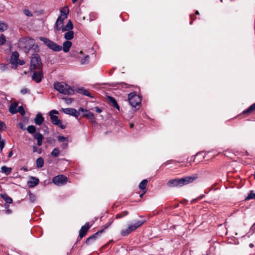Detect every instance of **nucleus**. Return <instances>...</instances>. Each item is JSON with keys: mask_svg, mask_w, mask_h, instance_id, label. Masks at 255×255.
Returning a JSON list of instances; mask_svg holds the SVG:
<instances>
[{"mask_svg": "<svg viewBox=\"0 0 255 255\" xmlns=\"http://www.w3.org/2000/svg\"><path fill=\"white\" fill-rule=\"evenodd\" d=\"M197 178L196 175L193 176H187L180 179H174L170 180L167 182L169 187H181L192 182Z\"/></svg>", "mask_w": 255, "mask_h": 255, "instance_id": "nucleus-1", "label": "nucleus"}, {"mask_svg": "<svg viewBox=\"0 0 255 255\" xmlns=\"http://www.w3.org/2000/svg\"><path fill=\"white\" fill-rule=\"evenodd\" d=\"M34 44V39L30 37L21 38L18 42L19 48L25 53L28 52Z\"/></svg>", "mask_w": 255, "mask_h": 255, "instance_id": "nucleus-2", "label": "nucleus"}, {"mask_svg": "<svg viewBox=\"0 0 255 255\" xmlns=\"http://www.w3.org/2000/svg\"><path fill=\"white\" fill-rule=\"evenodd\" d=\"M54 87L60 93L65 95H71L74 93V90L69 85L63 82H55Z\"/></svg>", "mask_w": 255, "mask_h": 255, "instance_id": "nucleus-3", "label": "nucleus"}, {"mask_svg": "<svg viewBox=\"0 0 255 255\" xmlns=\"http://www.w3.org/2000/svg\"><path fill=\"white\" fill-rule=\"evenodd\" d=\"M42 68V64L39 55L36 53L32 54L30 65V69L31 71L35 69L41 70Z\"/></svg>", "mask_w": 255, "mask_h": 255, "instance_id": "nucleus-4", "label": "nucleus"}, {"mask_svg": "<svg viewBox=\"0 0 255 255\" xmlns=\"http://www.w3.org/2000/svg\"><path fill=\"white\" fill-rule=\"evenodd\" d=\"M40 40L42 41L49 49L56 52L60 51L62 47L53 42V41L44 37H40Z\"/></svg>", "mask_w": 255, "mask_h": 255, "instance_id": "nucleus-5", "label": "nucleus"}, {"mask_svg": "<svg viewBox=\"0 0 255 255\" xmlns=\"http://www.w3.org/2000/svg\"><path fill=\"white\" fill-rule=\"evenodd\" d=\"M58 112L55 110H51L49 113L50 118L53 124L59 126L61 129H65L66 126L62 124L61 120L58 119L57 116L53 114H58Z\"/></svg>", "mask_w": 255, "mask_h": 255, "instance_id": "nucleus-6", "label": "nucleus"}, {"mask_svg": "<svg viewBox=\"0 0 255 255\" xmlns=\"http://www.w3.org/2000/svg\"><path fill=\"white\" fill-rule=\"evenodd\" d=\"M128 100L130 105L136 108L141 103V98L135 92H131L128 94Z\"/></svg>", "mask_w": 255, "mask_h": 255, "instance_id": "nucleus-7", "label": "nucleus"}, {"mask_svg": "<svg viewBox=\"0 0 255 255\" xmlns=\"http://www.w3.org/2000/svg\"><path fill=\"white\" fill-rule=\"evenodd\" d=\"M53 182L57 186H61L65 184L67 182L66 176L63 175H59L54 177L52 179Z\"/></svg>", "mask_w": 255, "mask_h": 255, "instance_id": "nucleus-8", "label": "nucleus"}, {"mask_svg": "<svg viewBox=\"0 0 255 255\" xmlns=\"http://www.w3.org/2000/svg\"><path fill=\"white\" fill-rule=\"evenodd\" d=\"M62 111L64 113L73 116L76 118H78L80 115L79 111H77L76 109L72 108L62 109Z\"/></svg>", "mask_w": 255, "mask_h": 255, "instance_id": "nucleus-9", "label": "nucleus"}, {"mask_svg": "<svg viewBox=\"0 0 255 255\" xmlns=\"http://www.w3.org/2000/svg\"><path fill=\"white\" fill-rule=\"evenodd\" d=\"M90 228V226L89 223H86L84 226H82L81 229L79 231V235L78 238L81 240L84 237H85Z\"/></svg>", "mask_w": 255, "mask_h": 255, "instance_id": "nucleus-10", "label": "nucleus"}, {"mask_svg": "<svg viewBox=\"0 0 255 255\" xmlns=\"http://www.w3.org/2000/svg\"><path fill=\"white\" fill-rule=\"evenodd\" d=\"M79 112L83 113V117H86L88 119L91 120L92 121L94 122L95 117H94V114L92 113L89 112L88 110H87L85 109H84L83 108H80L79 109Z\"/></svg>", "mask_w": 255, "mask_h": 255, "instance_id": "nucleus-11", "label": "nucleus"}, {"mask_svg": "<svg viewBox=\"0 0 255 255\" xmlns=\"http://www.w3.org/2000/svg\"><path fill=\"white\" fill-rule=\"evenodd\" d=\"M38 70V72H34L32 76V80L38 83L41 82L43 78V73L42 69Z\"/></svg>", "mask_w": 255, "mask_h": 255, "instance_id": "nucleus-12", "label": "nucleus"}, {"mask_svg": "<svg viewBox=\"0 0 255 255\" xmlns=\"http://www.w3.org/2000/svg\"><path fill=\"white\" fill-rule=\"evenodd\" d=\"M65 19L62 17V16H59L56 20L54 26L55 31H59L63 27V21Z\"/></svg>", "mask_w": 255, "mask_h": 255, "instance_id": "nucleus-13", "label": "nucleus"}, {"mask_svg": "<svg viewBox=\"0 0 255 255\" xmlns=\"http://www.w3.org/2000/svg\"><path fill=\"white\" fill-rule=\"evenodd\" d=\"M110 225H111V223L107 224L106 225V226L104 229H103L100 231H99L98 232H97V233L94 234L93 235H92V236H91V237H89L88 239H87V240L86 241V243L87 244H89L92 240H95L97 238V236L98 235H99V234L102 233L104 232V230L107 229V228H108Z\"/></svg>", "mask_w": 255, "mask_h": 255, "instance_id": "nucleus-14", "label": "nucleus"}, {"mask_svg": "<svg viewBox=\"0 0 255 255\" xmlns=\"http://www.w3.org/2000/svg\"><path fill=\"white\" fill-rule=\"evenodd\" d=\"M144 222V220L137 221L134 224L129 225L128 228L132 232L143 225Z\"/></svg>", "mask_w": 255, "mask_h": 255, "instance_id": "nucleus-15", "label": "nucleus"}, {"mask_svg": "<svg viewBox=\"0 0 255 255\" xmlns=\"http://www.w3.org/2000/svg\"><path fill=\"white\" fill-rule=\"evenodd\" d=\"M39 182V179L35 177H30L29 180L27 182L28 186L33 188L38 184Z\"/></svg>", "mask_w": 255, "mask_h": 255, "instance_id": "nucleus-16", "label": "nucleus"}, {"mask_svg": "<svg viewBox=\"0 0 255 255\" xmlns=\"http://www.w3.org/2000/svg\"><path fill=\"white\" fill-rule=\"evenodd\" d=\"M33 137L35 139L37 140V144L38 146H41L42 143V140L44 138L43 135L39 132H37L33 135Z\"/></svg>", "mask_w": 255, "mask_h": 255, "instance_id": "nucleus-17", "label": "nucleus"}, {"mask_svg": "<svg viewBox=\"0 0 255 255\" xmlns=\"http://www.w3.org/2000/svg\"><path fill=\"white\" fill-rule=\"evenodd\" d=\"M19 53L17 51H14L12 53L10 59V63L12 65L15 64L19 59Z\"/></svg>", "mask_w": 255, "mask_h": 255, "instance_id": "nucleus-18", "label": "nucleus"}, {"mask_svg": "<svg viewBox=\"0 0 255 255\" xmlns=\"http://www.w3.org/2000/svg\"><path fill=\"white\" fill-rule=\"evenodd\" d=\"M44 120V118L42 117L40 113H38L36 115L34 119V123L36 125H41Z\"/></svg>", "mask_w": 255, "mask_h": 255, "instance_id": "nucleus-19", "label": "nucleus"}, {"mask_svg": "<svg viewBox=\"0 0 255 255\" xmlns=\"http://www.w3.org/2000/svg\"><path fill=\"white\" fill-rule=\"evenodd\" d=\"M72 46V42L70 41H66L63 44V50L64 52H68Z\"/></svg>", "mask_w": 255, "mask_h": 255, "instance_id": "nucleus-20", "label": "nucleus"}, {"mask_svg": "<svg viewBox=\"0 0 255 255\" xmlns=\"http://www.w3.org/2000/svg\"><path fill=\"white\" fill-rule=\"evenodd\" d=\"M17 105L15 103H11L9 108V111L12 114H15L17 113Z\"/></svg>", "mask_w": 255, "mask_h": 255, "instance_id": "nucleus-21", "label": "nucleus"}, {"mask_svg": "<svg viewBox=\"0 0 255 255\" xmlns=\"http://www.w3.org/2000/svg\"><path fill=\"white\" fill-rule=\"evenodd\" d=\"M69 13V9L67 6H65L62 8L60 10L61 15L60 16H62V17L65 19L67 17V15Z\"/></svg>", "mask_w": 255, "mask_h": 255, "instance_id": "nucleus-22", "label": "nucleus"}, {"mask_svg": "<svg viewBox=\"0 0 255 255\" xmlns=\"http://www.w3.org/2000/svg\"><path fill=\"white\" fill-rule=\"evenodd\" d=\"M73 28V24L70 20L68 21L67 23L64 26H63L62 28V31H66L68 30H71Z\"/></svg>", "mask_w": 255, "mask_h": 255, "instance_id": "nucleus-23", "label": "nucleus"}, {"mask_svg": "<svg viewBox=\"0 0 255 255\" xmlns=\"http://www.w3.org/2000/svg\"><path fill=\"white\" fill-rule=\"evenodd\" d=\"M1 197L6 203L11 204L12 203V199L6 193L0 194Z\"/></svg>", "mask_w": 255, "mask_h": 255, "instance_id": "nucleus-24", "label": "nucleus"}, {"mask_svg": "<svg viewBox=\"0 0 255 255\" xmlns=\"http://www.w3.org/2000/svg\"><path fill=\"white\" fill-rule=\"evenodd\" d=\"M148 181L147 179H144L142 180V181L139 183V188L142 191H146V187Z\"/></svg>", "mask_w": 255, "mask_h": 255, "instance_id": "nucleus-25", "label": "nucleus"}, {"mask_svg": "<svg viewBox=\"0 0 255 255\" xmlns=\"http://www.w3.org/2000/svg\"><path fill=\"white\" fill-rule=\"evenodd\" d=\"M74 37V32L72 31L68 30L64 34V38L68 41L71 40Z\"/></svg>", "mask_w": 255, "mask_h": 255, "instance_id": "nucleus-26", "label": "nucleus"}, {"mask_svg": "<svg viewBox=\"0 0 255 255\" xmlns=\"http://www.w3.org/2000/svg\"><path fill=\"white\" fill-rule=\"evenodd\" d=\"M76 91L78 93L81 94L83 95L87 96L90 97H91L90 93L87 90L84 89L82 88L77 89Z\"/></svg>", "mask_w": 255, "mask_h": 255, "instance_id": "nucleus-27", "label": "nucleus"}, {"mask_svg": "<svg viewBox=\"0 0 255 255\" xmlns=\"http://www.w3.org/2000/svg\"><path fill=\"white\" fill-rule=\"evenodd\" d=\"M11 168L10 167H7L6 166H2L1 167V171L2 173H5L6 175H9L11 172Z\"/></svg>", "mask_w": 255, "mask_h": 255, "instance_id": "nucleus-28", "label": "nucleus"}, {"mask_svg": "<svg viewBox=\"0 0 255 255\" xmlns=\"http://www.w3.org/2000/svg\"><path fill=\"white\" fill-rule=\"evenodd\" d=\"M36 166L38 168H41L44 165V160L42 157H39L36 160Z\"/></svg>", "mask_w": 255, "mask_h": 255, "instance_id": "nucleus-29", "label": "nucleus"}, {"mask_svg": "<svg viewBox=\"0 0 255 255\" xmlns=\"http://www.w3.org/2000/svg\"><path fill=\"white\" fill-rule=\"evenodd\" d=\"M82 54L83 52L82 51L77 52L76 51L72 50L71 52H70L71 56L72 57H76V58H79L80 55Z\"/></svg>", "mask_w": 255, "mask_h": 255, "instance_id": "nucleus-30", "label": "nucleus"}, {"mask_svg": "<svg viewBox=\"0 0 255 255\" xmlns=\"http://www.w3.org/2000/svg\"><path fill=\"white\" fill-rule=\"evenodd\" d=\"M109 99L110 102H111V103H112L113 106L119 110L120 108V107L118 105L116 99L112 97H109Z\"/></svg>", "mask_w": 255, "mask_h": 255, "instance_id": "nucleus-31", "label": "nucleus"}, {"mask_svg": "<svg viewBox=\"0 0 255 255\" xmlns=\"http://www.w3.org/2000/svg\"><path fill=\"white\" fill-rule=\"evenodd\" d=\"M59 149L58 148L56 147L53 149V150L51 152V155L53 157H57L59 155Z\"/></svg>", "mask_w": 255, "mask_h": 255, "instance_id": "nucleus-32", "label": "nucleus"}, {"mask_svg": "<svg viewBox=\"0 0 255 255\" xmlns=\"http://www.w3.org/2000/svg\"><path fill=\"white\" fill-rule=\"evenodd\" d=\"M255 111V103L252 105L248 109H247L246 110L244 111L243 113L246 114V113H250L253 111Z\"/></svg>", "mask_w": 255, "mask_h": 255, "instance_id": "nucleus-33", "label": "nucleus"}, {"mask_svg": "<svg viewBox=\"0 0 255 255\" xmlns=\"http://www.w3.org/2000/svg\"><path fill=\"white\" fill-rule=\"evenodd\" d=\"M27 130L29 133L33 134L36 131V128L33 125L29 126L27 128Z\"/></svg>", "mask_w": 255, "mask_h": 255, "instance_id": "nucleus-34", "label": "nucleus"}, {"mask_svg": "<svg viewBox=\"0 0 255 255\" xmlns=\"http://www.w3.org/2000/svg\"><path fill=\"white\" fill-rule=\"evenodd\" d=\"M127 215H128V212L127 211H124L123 212H121V213H120L119 214H117L116 216V218L118 219H120L123 217H125L126 216H127Z\"/></svg>", "mask_w": 255, "mask_h": 255, "instance_id": "nucleus-35", "label": "nucleus"}, {"mask_svg": "<svg viewBox=\"0 0 255 255\" xmlns=\"http://www.w3.org/2000/svg\"><path fill=\"white\" fill-rule=\"evenodd\" d=\"M131 232L130 230L128 228L126 229H124L121 231V235L123 236H126L129 234Z\"/></svg>", "mask_w": 255, "mask_h": 255, "instance_id": "nucleus-36", "label": "nucleus"}, {"mask_svg": "<svg viewBox=\"0 0 255 255\" xmlns=\"http://www.w3.org/2000/svg\"><path fill=\"white\" fill-rule=\"evenodd\" d=\"M7 28V25L6 23L4 22L0 21V31H3L6 30Z\"/></svg>", "mask_w": 255, "mask_h": 255, "instance_id": "nucleus-37", "label": "nucleus"}, {"mask_svg": "<svg viewBox=\"0 0 255 255\" xmlns=\"http://www.w3.org/2000/svg\"><path fill=\"white\" fill-rule=\"evenodd\" d=\"M28 196L29 200L31 202H34L36 201V197L33 193H31L30 191L28 193Z\"/></svg>", "mask_w": 255, "mask_h": 255, "instance_id": "nucleus-38", "label": "nucleus"}, {"mask_svg": "<svg viewBox=\"0 0 255 255\" xmlns=\"http://www.w3.org/2000/svg\"><path fill=\"white\" fill-rule=\"evenodd\" d=\"M89 58H90V57H89V55H87V56H85L83 58H82L81 60V64H85L88 63Z\"/></svg>", "mask_w": 255, "mask_h": 255, "instance_id": "nucleus-39", "label": "nucleus"}, {"mask_svg": "<svg viewBox=\"0 0 255 255\" xmlns=\"http://www.w3.org/2000/svg\"><path fill=\"white\" fill-rule=\"evenodd\" d=\"M57 139L59 142H66L68 141L67 137L61 135H59L57 136Z\"/></svg>", "mask_w": 255, "mask_h": 255, "instance_id": "nucleus-40", "label": "nucleus"}, {"mask_svg": "<svg viewBox=\"0 0 255 255\" xmlns=\"http://www.w3.org/2000/svg\"><path fill=\"white\" fill-rule=\"evenodd\" d=\"M18 112L20 113V114L21 116H24L25 115V114L24 109L23 107L22 106H19L18 107V110H17V112Z\"/></svg>", "mask_w": 255, "mask_h": 255, "instance_id": "nucleus-41", "label": "nucleus"}, {"mask_svg": "<svg viewBox=\"0 0 255 255\" xmlns=\"http://www.w3.org/2000/svg\"><path fill=\"white\" fill-rule=\"evenodd\" d=\"M6 41L5 36L1 34L0 36V45L3 44Z\"/></svg>", "mask_w": 255, "mask_h": 255, "instance_id": "nucleus-42", "label": "nucleus"}, {"mask_svg": "<svg viewBox=\"0 0 255 255\" xmlns=\"http://www.w3.org/2000/svg\"><path fill=\"white\" fill-rule=\"evenodd\" d=\"M24 13L27 16L32 17L33 16L31 12L28 9H25L24 10Z\"/></svg>", "mask_w": 255, "mask_h": 255, "instance_id": "nucleus-43", "label": "nucleus"}, {"mask_svg": "<svg viewBox=\"0 0 255 255\" xmlns=\"http://www.w3.org/2000/svg\"><path fill=\"white\" fill-rule=\"evenodd\" d=\"M255 199V193H253L252 192L248 196L246 199Z\"/></svg>", "mask_w": 255, "mask_h": 255, "instance_id": "nucleus-44", "label": "nucleus"}, {"mask_svg": "<svg viewBox=\"0 0 255 255\" xmlns=\"http://www.w3.org/2000/svg\"><path fill=\"white\" fill-rule=\"evenodd\" d=\"M30 90L27 88H23L21 90L20 92L22 94L24 95L29 93Z\"/></svg>", "mask_w": 255, "mask_h": 255, "instance_id": "nucleus-45", "label": "nucleus"}, {"mask_svg": "<svg viewBox=\"0 0 255 255\" xmlns=\"http://www.w3.org/2000/svg\"><path fill=\"white\" fill-rule=\"evenodd\" d=\"M5 128V124L3 122L0 121V131L4 130Z\"/></svg>", "mask_w": 255, "mask_h": 255, "instance_id": "nucleus-46", "label": "nucleus"}, {"mask_svg": "<svg viewBox=\"0 0 255 255\" xmlns=\"http://www.w3.org/2000/svg\"><path fill=\"white\" fill-rule=\"evenodd\" d=\"M25 63L24 61H23V60H19L18 59L17 60V61L16 62V63H15V65H24Z\"/></svg>", "mask_w": 255, "mask_h": 255, "instance_id": "nucleus-47", "label": "nucleus"}, {"mask_svg": "<svg viewBox=\"0 0 255 255\" xmlns=\"http://www.w3.org/2000/svg\"><path fill=\"white\" fill-rule=\"evenodd\" d=\"M64 100L67 104H70L73 101L72 99L70 98H65Z\"/></svg>", "mask_w": 255, "mask_h": 255, "instance_id": "nucleus-48", "label": "nucleus"}, {"mask_svg": "<svg viewBox=\"0 0 255 255\" xmlns=\"http://www.w3.org/2000/svg\"><path fill=\"white\" fill-rule=\"evenodd\" d=\"M68 146V143H67V141H66L64 143H63L62 144V147L63 149H65L66 148H67Z\"/></svg>", "mask_w": 255, "mask_h": 255, "instance_id": "nucleus-49", "label": "nucleus"}, {"mask_svg": "<svg viewBox=\"0 0 255 255\" xmlns=\"http://www.w3.org/2000/svg\"><path fill=\"white\" fill-rule=\"evenodd\" d=\"M95 111L96 112H97L98 113H100L102 112L101 109L100 108H99V107H96Z\"/></svg>", "mask_w": 255, "mask_h": 255, "instance_id": "nucleus-50", "label": "nucleus"}, {"mask_svg": "<svg viewBox=\"0 0 255 255\" xmlns=\"http://www.w3.org/2000/svg\"><path fill=\"white\" fill-rule=\"evenodd\" d=\"M33 149L34 152L37 151V147L35 145L33 146Z\"/></svg>", "mask_w": 255, "mask_h": 255, "instance_id": "nucleus-51", "label": "nucleus"}, {"mask_svg": "<svg viewBox=\"0 0 255 255\" xmlns=\"http://www.w3.org/2000/svg\"><path fill=\"white\" fill-rule=\"evenodd\" d=\"M19 128H20L21 129H23V130H24V129H25V128H23V124H21V123H19Z\"/></svg>", "mask_w": 255, "mask_h": 255, "instance_id": "nucleus-52", "label": "nucleus"}, {"mask_svg": "<svg viewBox=\"0 0 255 255\" xmlns=\"http://www.w3.org/2000/svg\"><path fill=\"white\" fill-rule=\"evenodd\" d=\"M123 84L125 86V88H129L130 87L133 86L132 85H128L126 83H123Z\"/></svg>", "mask_w": 255, "mask_h": 255, "instance_id": "nucleus-53", "label": "nucleus"}, {"mask_svg": "<svg viewBox=\"0 0 255 255\" xmlns=\"http://www.w3.org/2000/svg\"><path fill=\"white\" fill-rule=\"evenodd\" d=\"M146 191H142V192L141 194H140L139 196L140 198H142V196L145 194Z\"/></svg>", "mask_w": 255, "mask_h": 255, "instance_id": "nucleus-54", "label": "nucleus"}, {"mask_svg": "<svg viewBox=\"0 0 255 255\" xmlns=\"http://www.w3.org/2000/svg\"><path fill=\"white\" fill-rule=\"evenodd\" d=\"M12 154H13L12 151V150H11V151L8 153V156L9 157H11V156H12Z\"/></svg>", "mask_w": 255, "mask_h": 255, "instance_id": "nucleus-55", "label": "nucleus"}, {"mask_svg": "<svg viewBox=\"0 0 255 255\" xmlns=\"http://www.w3.org/2000/svg\"><path fill=\"white\" fill-rule=\"evenodd\" d=\"M11 213V211L10 209H7L6 211V213L7 214H10Z\"/></svg>", "mask_w": 255, "mask_h": 255, "instance_id": "nucleus-56", "label": "nucleus"}, {"mask_svg": "<svg viewBox=\"0 0 255 255\" xmlns=\"http://www.w3.org/2000/svg\"><path fill=\"white\" fill-rule=\"evenodd\" d=\"M193 16L192 15H190V17H191V21H190V24H192V22H193V20H194V19H193Z\"/></svg>", "mask_w": 255, "mask_h": 255, "instance_id": "nucleus-57", "label": "nucleus"}, {"mask_svg": "<svg viewBox=\"0 0 255 255\" xmlns=\"http://www.w3.org/2000/svg\"><path fill=\"white\" fill-rule=\"evenodd\" d=\"M251 229L253 230H255V223L252 226Z\"/></svg>", "mask_w": 255, "mask_h": 255, "instance_id": "nucleus-58", "label": "nucleus"}, {"mask_svg": "<svg viewBox=\"0 0 255 255\" xmlns=\"http://www.w3.org/2000/svg\"><path fill=\"white\" fill-rule=\"evenodd\" d=\"M133 126H134V124H133V123H131V124H130V127L131 128H133Z\"/></svg>", "mask_w": 255, "mask_h": 255, "instance_id": "nucleus-59", "label": "nucleus"}, {"mask_svg": "<svg viewBox=\"0 0 255 255\" xmlns=\"http://www.w3.org/2000/svg\"><path fill=\"white\" fill-rule=\"evenodd\" d=\"M195 14H197V15H199V12L198 10H196V12H195Z\"/></svg>", "mask_w": 255, "mask_h": 255, "instance_id": "nucleus-60", "label": "nucleus"}, {"mask_svg": "<svg viewBox=\"0 0 255 255\" xmlns=\"http://www.w3.org/2000/svg\"><path fill=\"white\" fill-rule=\"evenodd\" d=\"M77 0H72V2H73V3H75Z\"/></svg>", "mask_w": 255, "mask_h": 255, "instance_id": "nucleus-61", "label": "nucleus"}, {"mask_svg": "<svg viewBox=\"0 0 255 255\" xmlns=\"http://www.w3.org/2000/svg\"><path fill=\"white\" fill-rule=\"evenodd\" d=\"M250 247L251 248H253V247H254V245H253V244H250Z\"/></svg>", "mask_w": 255, "mask_h": 255, "instance_id": "nucleus-62", "label": "nucleus"}, {"mask_svg": "<svg viewBox=\"0 0 255 255\" xmlns=\"http://www.w3.org/2000/svg\"><path fill=\"white\" fill-rule=\"evenodd\" d=\"M4 207H5V208H7L8 207V205H6V204H5L4 205Z\"/></svg>", "mask_w": 255, "mask_h": 255, "instance_id": "nucleus-63", "label": "nucleus"}, {"mask_svg": "<svg viewBox=\"0 0 255 255\" xmlns=\"http://www.w3.org/2000/svg\"><path fill=\"white\" fill-rule=\"evenodd\" d=\"M204 196V195H201V196H200V198H203Z\"/></svg>", "mask_w": 255, "mask_h": 255, "instance_id": "nucleus-64", "label": "nucleus"}]
</instances>
